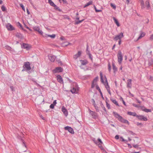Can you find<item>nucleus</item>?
<instances>
[{"label":"nucleus","instance_id":"obj_4","mask_svg":"<svg viewBox=\"0 0 153 153\" xmlns=\"http://www.w3.org/2000/svg\"><path fill=\"white\" fill-rule=\"evenodd\" d=\"M64 129L65 130L68 131L70 133L72 134H74V132L73 129L71 127L69 126H66L64 127Z\"/></svg>","mask_w":153,"mask_h":153},{"label":"nucleus","instance_id":"obj_2","mask_svg":"<svg viewBox=\"0 0 153 153\" xmlns=\"http://www.w3.org/2000/svg\"><path fill=\"white\" fill-rule=\"evenodd\" d=\"M118 57V61L119 63L120 64H121L122 61L123 60V56L122 54V53L120 51H119L118 52V53L117 55Z\"/></svg>","mask_w":153,"mask_h":153},{"label":"nucleus","instance_id":"obj_45","mask_svg":"<svg viewBox=\"0 0 153 153\" xmlns=\"http://www.w3.org/2000/svg\"><path fill=\"white\" fill-rule=\"evenodd\" d=\"M133 146L135 148L138 149L139 148V145L138 144H133Z\"/></svg>","mask_w":153,"mask_h":153},{"label":"nucleus","instance_id":"obj_63","mask_svg":"<svg viewBox=\"0 0 153 153\" xmlns=\"http://www.w3.org/2000/svg\"><path fill=\"white\" fill-rule=\"evenodd\" d=\"M115 138L117 140L118 139H119V136L118 135H116L115 137Z\"/></svg>","mask_w":153,"mask_h":153},{"label":"nucleus","instance_id":"obj_33","mask_svg":"<svg viewBox=\"0 0 153 153\" xmlns=\"http://www.w3.org/2000/svg\"><path fill=\"white\" fill-rule=\"evenodd\" d=\"M56 36V35L54 34H53L52 35H47L46 37H50L51 38H54Z\"/></svg>","mask_w":153,"mask_h":153},{"label":"nucleus","instance_id":"obj_60","mask_svg":"<svg viewBox=\"0 0 153 153\" xmlns=\"http://www.w3.org/2000/svg\"><path fill=\"white\" fill-rule=\"evenodd\" d=\"M10 88L11 90L12 91H14V87L13 86H10Z\"/></svg>","mask_w":153,"mask_h":153},{"label":"nucleus","instance_id":"obj_50","mask_svg":"<svg viewBox=\"0 0 153 153\" xmlns=\"http://www.w3.org/2000/svg\"><path fill=\"white\" fill-rule=\"evenodd\" d=\"M88 55L89 56V58L91 60L92 62L93 58L92 55L91 53H89V54H88Z\"/></svg>","mask_w":153,"mask_h":153},{"label":"nucleus","instance_id":"obj_34","mask_svg":"<svg viewBox=\"0 0 153 153\" xmlns=\"http://www.w3.org/2000/svg\"><path fill=\"white\" fill-rule=\"evenodd\" d=\"M143 111H145L146 112H151L152 111L150 109H147L146 108H145V109L143 110Z\"/></svg>","mask_w":153,"mask_h":153},{"label":"nucleus","instance_id":"obj_46","mask_svg":"<svg viewBox=\"0 0 153 153\" xmlns=\"http://www.w3.org/2000/svg\"><path fill=\"white\" fill-rule=\"evenodd\" d=\"M128 133L133 135H136V134L135 133H134L132 131H128Z\"/></svg>","mask_w":153,"mask_h":153},{"label":"nucleus","instance_id":"obj_47","mask_svg":"<svg viewBox=\"0 0 153 153\" xmlns=\"http://www.w3.org/2000/svg\"><path fill=\"white\" fill-rule=\"evenodd\" d=\"M94 7L96 12H100L102 11V10H97L95 6H94Z\"/></svg>","mask_w":153,"mask_h":153},{"label":"nucleus","instance_id":"obj_55","mask_svg":"<svg viewBox=\"0 0 153 153\" xmlns=\"http://www.w3.org/2000/svg\"><path fill=\"white\" fill-rule=\"evenodd\" d=\"M93 140L94 143L96 144H98V143H99V142H97V141L95 140V138H94V139Z\"/></svg>","mask_w":153,"mask_h":153},{"label":"nucleus","instance_id":"obj_21","mask_svg":"<svg viewBox=\"0 0 153 153\" xmlns=\"http://www.w3.org/2000/svg\"><path fill=\"white\" fill-rule=\"evenodd\" d=\"M16 36L19 38H20L21 39H22L23 38V36L22 34L20 33H17L16 35Z\"/></svg>","mask_w":153,"mask_h":153},{"label":"nucleus","instance_id":"obj_15","mask_svg":"<svg viewBox=\"0 0 153 153\" xmlns=\"http://www.w3.org/2000/svg\"><path fill=\"white\" fill-rule=\"evenodd\" d=\"M62 111L66 116H67L68 115V112L67 109L64 106H63L62 107Z\"/></svg>","mask_w":153,"mask_h":153},{"label":"nucleus","instance_id":"obj_22","mask_svg":"<svg viewBox=\"0 0 153 153\" xmlns=\"http://www.w3.org/2000/svg\"><path fill=\"white\" fill-rule=\"evenodd\" d=\"M112 65L113 69L114 71V73L116 72L117 71V68L116 67L114 63H113Z\"/></svg>","mask_w":153,"mask_h":153},{"label":"nucleus","instance_id":"obj_53","mask_svg":"<svg viewBox=\"0 0 153 153\" xmlns=\"http://www.w3.org/2000/svg\"><path fill=\"white\" fill-rule=\"evenodd\" d=\"M101 107L102 108H103V110L105 111V112L106 111V109H105V107H104V105H103V104H101Z\"/></svg>","mask_w":153,"mask_h":153},{"label":"nucleus","instance_id":"obj_44","mask_svg":"<svg viewBox=\"0 0 153 153\" xmlns=\"http://www.w3.org/2000/svg\"><path fill=\"white\" fill-rule=\"evenodd\" d=\"M63 45L64 46H66L69 45H71V44L70 43H68V42H65L63 44Z\"/></svg>","mask_w":153,"mask_h":153},{"label":"nucleus","instance_id":"obj_9","mask_svg":"<svg viewBox=\"0 0 153 153\" xmlns=\"http://www.w3.org/2000/svg\"><path fill=\"white\" fill-rule=\"evenodd\" d=\"M6 27L9 31H12L15 30V28L13 26L9 23L6 25Z\"/></svg>","mask_w":153,"mask_h":153},{"label":"nucleus","instance_id":"obj_7","mask_svg":"<svg viewBox=\"0 0 153 153\" xmlns=\"http://www.w3.org/2000/svg\"><path fill=\"white\" fill-rule=\"evenodd\" d=\"M136 117L139 120H143L144 121H146L148 119L146 117H144L143 115H137Z\"/></svg>","mask_w":153,"mask_h":153},{"label":"nucleus","instance_id":"obj_57","mask_svg":"<svg viewBox=\"0 0 153 153\" xmlns=\"http://www.w3.org/2000/svg\"><path fill=\"white\" fill-rule=\"evenodd\" d=\"M91 102H93V105H94V106L95 105H96L95 103V101L94 99H92L91 100Z\"/></svg>","mask_w":153,"mask_h":153},{"label":"nucleus","instance_id":"obj_42","mask_svg":"<svg viewBox=\"0 0 153 153\" xmlns=\"http://www.w3.org/2000/svg\"><path fill=\"white\" fill-rule=\"evenodd\" d=\"M96 89L99 91L100 93L101 92H102L100 87L98 85H96Z\"/></svg>","mask_w":153,"mask_h":153},{"label":"nucleus","instance_id":"obj_23","mask_svg":"<svg viewBox=\"0 0 153 153\" xmlns=\"http://www.w3.org/2000/svg\"><path fill=\"white\" fill-rule=\"evenodd\" d=\"M131 79H128V82L127 84V87L131 88Z\"/></svg>","mask_w":153,"mask_h":153},{"label":"nucleus","instance_id":"obj_35","mask_svg":"<svg viewBox=\"0 0 153 153\" xmlns=\"http://www.w3.org/2000/svg\"><path fill=\"white\" fill-rule=\"evenodd\" d=\"M84 19H82L81 20H79L78 21H76L75 24L77 25L81 23L82 22H83L84 20Z\"/></svg>","mask_w":153,"mask_h":153},{"label":"nucleus","instance_id":"obj_18","mask_svg":"<svg viewBox=\"0 0 153 153\" xmlns=\"http://www.w3.org/2000/svg\"><path fill=\"white\" fill-rule=\"evenodd\" d=\"M127 114L128 115L130 116H133L134 117H136L137 115L136 113L135 112H133L131 111H128L127 113Z\"/></svg>","mask_w":153,"mask_h":153},{"label":"nucleus","instance_id":"obj_28","mask_svg":"<svg viewBox=\"0 0 153 153\" xmlns=\"http://www.w3.org/2000/svg\"><path fill=\"white\" fill-rule=\"evenodd\" d=\"M140 4L141 5V8L143 9L145 8V7L144 6V2L143 0H141Z\"/></svg>","mask_w":153,"mask_h":153},{"label":"nucleus","instance_id":"obj_61","mask_svg":"<svg viewBox=\"0 0 153 153\" xmlns=\"http://www.w3.org/2000/svg\"><path fill=\"white\" fill-rule=\"evenodd\" d=\"M151 61V62H149V63L148 65L149 66L152 65L153 64V62H152V60Z\"/></svg>","mask_w":153,"mask_h":153},{"label":"nucleus","instance_id":"obj_29","mask_svg":"<svg viewBox=\"0 0 153 153\" xmlns=\"http://www.w3.org/2000/svg\"><path fill=\"white\" fill-rule=\"evenodd\" d=\"M93 2L92 1H90L88 3H87L86 4H85L84 6V7H86L88 6H89V5L92 4Z\"/></svg>","mask_w":153,"mask_h":153},{"label":"nucleus","instance_id":"obj_32","mask_svg":"<svg viewBox=\"0 0 153 153\" xmlns=\"http://www.w3.org/2000/svg\"><path fill=\"white\" fill-rule=\"evenodd\" d=\"M54 7L55 8V9L56 10H58L59 12H61L62 11V10L61 9H60L59 8L58 6L56 5V4L53 7Z\"/></svg>","mask_w":153,"mask_h":153},{"label":"nucleus","instance_id":"obj_52","mask_svg":"<svg viewBox=\"0 0 153 153\" xmlns=\"http://www.w3.org/2000/svg\"><path fill=\"white\" fill-rule=\"evenodd\" d=\"M55 105L53 104H51L50 106V108L51 109H53Z\"/></svg>","mask_w":153,"mask_h":153},{"label":"nucleus","instance_id":"obj_37","mask_svg":"<svg viewBox=\"0 0 153 153\" xmlns=\"http://www.w3.org/2000/svg\"><path fill=\"white\" fill-rule=\"evenodd\" d=\"M33 29L34 30L38 31L39 30L40 28L39 27H33Z\"/></svg>","mask_w":153,"mask_h":153},{"label":"nucleus","instance_id":"obj_31","mask_svg":"<svg viewBox=\"0 0 153 153\" xmlns=\"http://www.w3.org/2000/svg\"><path fill=\"white\" fill-rule=\"evenodd\" d=\"M70 91L72 94H75L76 93V89L75 88L73 87V89H71Z\"/></svg>","mask_w":153,"mask_h":153},{"label":"nucleus","instance_id":"obj_24","mask_svg":"<svg viewBox=\"0 0 153 153\" xmlns=\"http://www.w3.org/2000/svg\"><path fill=\"white\" fill-rule=\"evenodd\" d=\"M18 138L21 141H22L23 143V145L25 147H26V145L25 144V142L22 139V137L20 136H18Z\"/></svg>","mask_w":153,"mask_h":153},{"label":"nucleus","instance_id":"obj_14","mask_svg":"<svg viewBox=\"0 0 153 153\" xmlns=\"http://www.w3.org/2000/svg\"><path fill=\"white\" fill-rule=\"evenodd\" d=\"M56 77L57 78V80L59 82L61 83H63V79L60 75H58L56 76Z\"/></svg>","mask_w":153,"mask_h":153},{"label":"nucleus","instance_id":"obj_59","mask_svg":"<svg viewBox=\"0 0 153 153\" xmlns=\"http://www.w3.org/2000/svg\"><path fill=\"white\" fill-rule=\"evenodd\" d=\"M137 126H142L143 125V124L141 123H139V122H137Z\"/></svg>","mask_w":153,"mask_h":153},{"label":"nucleus","instance_id":"obj_5","mask_svg":"<svg viewBox=\"0 0 153 153\" xmlns=\"http://www.w3.org/2000/svg\"><path fill=\"white\" fill-rule=\"evenodd\" d=\"M63 71V68L61 67H57L53 70V73L62 72Z\"/></svg>","mask_w":153,"mask_h":153},{"label":"nucleus","instance_id":"obj_11","mask_svg":"<svg viewBox=\"0 0 153 153\" xmlns=\"http://www.w3.org/2000/svg\"><path fill=\"white\" fill-rule=\"evenodd\" d=\"M94 119H96L98 118V115L94 111H93L90 114Z\"/></svg>","mask_w":153,"mask_h":153},{"label":"nucleus","instance_id":"obj_48","mask_svg":"<svg viewBox=\"0 0 153 153\" xmlns=\"http://www.w3.org/2000/svg\"><path fill=\"white\" fill-rule=\"evenodd\" d=\"M57 61L58 63L60 65L62 66L63 65L62 62L60 60H57Z\"/></svg>","mask_w":153,"mask_h":153},{"label":"nucleus","instance_id":"obj_56","mask_svg":"<svg viewBox=\"0 0 153 153\" xmlns=\"http://www.w3.org/2000/svg\"><path fill=\"white\" fill-rule=\"evenodd\" d=\"M100 80L101 82L103 83V84H105V83L104 81L103 77H100Z\"/></svg>","mask_w":153,"mask_h":153},{"label":"nucleus","instance_id":"obj_17","mask_svg":"<svg viewBox=\"0 0 153 153\" xmlns=\"http://www.w3.org/2000/svg\"><path fill=\"white\" fill-rule=\"evenodd\" d=\"M113 114L114 115V116L118 120L121 116H120V114L115 111H113Z\"/></svg>","mask_w":153,"mask_h":153},{"label":"nucleus","instance_id":"obj_40","mask_svg":"<svg viewBox=\"0 0 153 153\" xmlns=\"http://www.w3.org/2000/svg\"><path fill=\"white\" fill-rule=\"evenodd\" d=\"M94 106L95 107V108L97 112H99L100 110L99 109L98 107L96 105H95Z\"/></svg>","mask_w":153,"mask_h":153},{"label":"nucleus","instance_id":"obj_43","mask_svg":"<svg viewBox=\"0 0 153 153\" xmlns=\"http://www.w3.org/2000/svg\"><path fill=\"white\" fill-rule=\"evenodd\" d=\"M106 106L108 109H110V105L108 103L107 100L106 101Z\"/></svg>","mask_w":153,"mask_h":153},{"label":"nucleus","instance_id":"obj_13","mask_svg":"<svg viewBox=\"0 0 153 153\" xmlns=\"http://www.w3.org/2000/svg\"><path fill=\"white\" fill-rule=\"evenodd\" d=\"M81 54L82 52L80 51H78L77 54L74 56V58L76 59L77 58L80 56L81 55Z\"/></svg>","mask_w":153,"mask_h":153},{"label":"nucleus","instance_id":"obj_26","mask_svg":"<svg viewBox=\"0 0 153 153\" xmlns=\"http://www.w3.org/2000/svg\"><path fill=\"white\" fill-rule=\"evenodd\" d=\"M111 101L115 104L117 106H119V105L118 103H117V101L115 99H111Z\"/></svg>","mask_w":153,"mask_h":153},{"label":"nucleus","instance_id":"obj_16","mask_svg":"<svg viewBox=\"0 0 153 153\" xmlns=\"http://www.w3.org/2000/svg\"><path fill=\"white\" fill-rule=\"evenodd\" d=\"M145 4L146 6V9L147 10L151 8V7L149 0H147L145 2Z\"/></svg>","mask_w":153,"mask_h":153},{"label":"nucleus","instance_id":"obj_49","mask_svg":"<svg viewBox=\"0 0 153 153\" xmlns=\"http://www.w3.org/2000/svg\"><path fill=\"white\" fill-rule=\"evenodd\" d=\"M96 83H95V82H92V85H91V88H94V87L95 85H96Z\"/></svg>","mask_w":153,"mask_h":153},{"label":"nucleus","instance_id":"obj_20","mask_svg":"<svg viewBox=\"0 0 153 153\" xmlns=\"http://www.w3.org/2000/svg\"><path fill=\"white\" fill-rule=\"evenodd\" d=\"M115 23L116 24L118 27H119L120 26V25L119 23L118 20L114 17H113V18Z\"/></svg>","mask_w":153,"mask_h":153},{"label":"nucleus","instance_id":"obj_36","mask_svg":"<svg viewBox=\"0 0 153 153\" xmlns=\"http://www.w3.org/2000/svg\"><path fill=\"white\" fill-rule=\"evenodd\" d=\"M110 6L111 7L113 8L114 10H115L116 8V6L114 4H113L112 3H111L110 4Z\"/></svg>","mask_w":153,"mask_h":153},{"label":"nucleus","instance_id":"obj_3","mask_svg":"<svg viewBox=\"0 0 153 153\" xmlns=\"http://www.w3.org/2000/svg\"><path fill=\"white\" fill-rule=\"evenodd\" d=\"M123 33L121 32L118 35L115 36L113 39L114 41H117L118 40H120L121 38L123 37Z\"/></svg>","mask_w":153,"mask_h":153},{"label":"nucleus","instance_id":"obj_10","mask_svg":"<svg viewBox=\"0 0 153 153\" xmlns=\"http://www.w3.org/2000/svg\"><path fill=\"white\" fill-rule=\"evenodd\" d=\"M48 57L49 59L51 62H54L56 58L55 56L53 55L52 54L49 55Z\"/></svg>","mask_w":153,"mask_h":153},{"label":"nucleus","instance_id":"obj_54","mask_svg":"<svg viewBox=\"0 0 153 153\" xmlns=\"http://www.w3.org/2000/svg\"><path fill=\"white\" fill-rule=\"evenodd\" d=\"M20 6L22 7V9L24 11H25V9L24 6L22 4H20Z\"/></svg>","mask_w":153,"mask_h":153},{"label":"nucleus","instance_id":"obj_41","mask_svg":"<svg viewBox=\"0 0 153 153\" xmlns=\"http://www.w3.org/2000/svg\"><path fill=\"white\" fill-rule=\"evenodd\" d=\"M5 48L7 50H8L9 51H10L11 49V47L8 45L6 46H5Z\"/></svg>","mask_w":153,"mask_h":153},{"label":"nucleus","instance_id":"obj_62","mask_svg":"<svg viewBox=\"0 0 153 153\" xmlns=\"http://www.w3.org/2000/svg\"><path fill=\"white\" fill-rule=\"evenodd\" d=\"M99 66V65L96 64L95 63H94L93 65V66L95 67L96 66Z\"/></svg>","mask_w":153,"mask_h":153},{"label":"nucleus","instance_id":"obj_8","mask_svg":"<svg viewBox=\"0 0 153 153\" xmlns=\"http://www.w3.org/2000/svg\"><path fill=\"white\" fill-rule=\"evenodd\" d=\"M118 120L121 122L127 124L128 125H129L130 124L129 122L127 120L124 119L122 116L120 117Z\"/></svg>","mask_w":153,"mask_h":153},{"label":"nucleus","instance_id":"obj_25","mask_svg":"<svg viewBox=\"0 0 153 153\" xmlns=\"http://www.w3.org/2000/svg\"><path fill=\"white\" fill-rule=\"evenodd\" d=\"M81 64L82 65H85L88 63V62L86 60H80Z\"/></svg>","mask_w":153,"mask_h":153},{"label":"nucleus","instance_id":"obj_38","mask_svg":"<svg viewBox=\"0 0 153 153\" xmlns=\"http://www.w3.org/2000/svg\"><path fill=\"white\" fill-rule=\"evenodd\" d=\"M98 79V76H96L93 80L92 82L96 83Z\"/></svg>","mask_w":153,"mask_h":153},{"label":"nucleus","instance_id":"obj_39","mask_svg":"<svg viewBox=\"0 0 153 153\" xmlns=\"http://www.w3.org/2000/svg\"><path fill=\"white\" fill-rule=\"evenodd\" d=\"M1 9L4 12L6 10V9L4 5H2L1 7Z\"/></svg>","mask_w":153,"mask_h":153},{"label":"nucleus","instance_id":"obj_12","mask_svg":"<svg viewBox=\"0 0 153 153\" xmlns=\"http://www.w3.org/2000/svg\"><path fill=\"white\" fill-rule=\"evenodd\" d=\"M146 34L145 32H143L142 31H140V34L139 37L137 39L136 41V42L138 40L141 39L143 37H144Z\"/></svg>","mask_w":153,"mask_h":153},{"label":"nucleus","instance_id":"obj_6","mask_svg":"<svg viewBox=\"0 0 153 153\" xmlns=\"http://www.w3.org/2000/svg\"><path fill=\"white\" fill-rule=\"evenodd\" d=\"M21 47L22 48L26 49L27 50H30L31 48L30 46L29 45L25 43H23Z\"/></svg>","mask_w":153,"mask_h":153},{"label":"nucleus","instance_id":"obj_19","mask_svg":"<svg viewBox=\"0 0 153 153\" xmlns=\"http://www.w3.org/2000/svg\"><path fill=\"white\" fill-rule=\"evenodd\" d=\"M105 83H106V85H105V84H104V85H105V87L106 88L107 90L108 89H110V87H109V86L108 85L107 78L106 77V76H105Z\"/></svg>","mask_w":153,"mask_h":153},{"label":"nucleus","instance_id":"obj_30","mask_svg":"<svg viewBox=\"0 0 153 153\" xmlns=\"http://www.w3.org/2000/svg\"><path fill=\"white\" fill-rule=\"evenodd\" d=\"M48 3L51 6L53 7L55 5L51 0H48Z\"/></svg>","mask_w":153,"mask_h":153},{"label":"nucleus","instance_id":"obj_58","mask_svg":"<svg viewBox=\"0 0 153 153\" xmlns=\"http://www.w3.org/2000/svg\"><path fill=\"white\" fill-rule=\"evenodd\" d=\"M38 32V33L40 34L41 35H42L43 33L42 32V30H40V29H39V30Z\"/></svg>","mask_w":153,"mask_h":153},{"label":"nucleus","instance_id":"obj_64","mask_svg":"<svg viewBox=\"0 0 153 153\" xmlns=\"http://www.w3.org/2000/svg\"><path fill=\"white\" fill-rule=\"evenodd\" d=\"M52 104H53L54 105H55L56 104V100H54Z\"/></svg>","mask_w":153,"mask_h":153},{"label":"nucleus","instance_id":"obj_51","mask_svg":"<svg viewBox=\"0 0 153 153\" xmlns=\"http://www.w3.org/2000/svg\"><path fill=\"white\" fill-rule=\"evenodd\" d=\"M108 70L109 72H110L111 70V66L110 65V63H109L108 65Z\"/></svg>","mask_w":153,"mask_h":153},{"label":"nucleus","instance_id":"obj_1","mask_svg":"<svg viewBox=\"0 0 153 153\" xmlns=\"http://www.w3.org/2000/svg\"><path fill=\"white\" fill-rule=\"evenodd\" d=\"M24 65L23 67V68L22 71H30L31 69V68L30 66V64L29 62H25Z\"/></svg>","mask_w":153,"mask_h":153},{"label":"nucleus","instance_id":"obj_27","mask_svg":"<svg viewBox=\"0 0 153 153\" xmlns=\"http://www.w3.org/2000/svg\"><path fill=\"white\" fill-rule=\"evenodd\" d=\"M97 140H98L97 142H99V143H98V144H97V145H98V146L100 147L101 146V144H102L103 143L102 142L100 138H98L97 139Z\"/></svg>","mask_w":153,"mask_h":153}]
</instances>
